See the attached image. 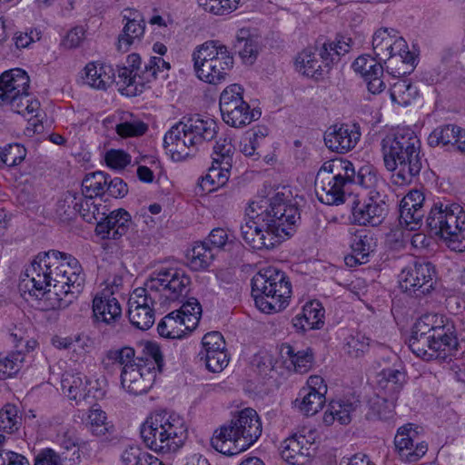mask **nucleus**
I'll return each instance as SVG.
<instances>
[{"instance_id": "37998d69", "label": "nucleus", "mask_w": 465, "mask_h": 465, "mask_svg": "<svg viewBox=\"0 0 465 465\" xmlns=\"http://www.w3.org/2000/svg\"><path fill=\"white\" fill-rule=\"evenodd\" d=\"M419 94L418 88L408 79H399L391 88V98L392 102L408 106Z\"/></svg>"}, {"instance_id": "3c124183", "label": "nucleus", "mask_w": 465, "mask_h": 465, "mask_svg": "<svg viewBox=\"0 0 465 465\" xmlns=\"http://www.w3.org/2000/svg\"><path fill=\"white\" fill-rule=\"evenodd\" d=\"M170 64L162 57L151 56L148 62L143 65L142 79L145 80V83H150L156 79L158 75L165 78L167 76L166 72L170 70Z\"/></svg>"}, {"instance_id": "bb28decb", "label": "nucleus", "mask_w": 465, "mask_h": 465, "mask_svg": "<svg viewBox=\"0 0 465 465\" xmlns=\"http://www.w3.org/2000/svg\"><path fill=\"white\" fill-rule=\"evenodd\" d=\"M93 313L96 322L113 325L122 318V308L116 298L96 295L93 301Z\"/></svg>"}, {"instance_id": "dca6fc26", "label": "nucleus", "mask_w": 465, "mask_h": 465, "mask_svg": "<svg viewBox=\"0 0 465 465\" xmlns=\"http://www.w3.org/2000/svg\"><path fill=\"white\" fill-rule=\"evenodd\" d=\"M333 57L330 56L323 43L317 42L301 52L295 60L296 69L302 74L319 80L331 70Z\"/></svg>"}, {"instance_id": "c9c22d12", "label": "nucleus", "mask_w": 465, "mask_h": 465, "mask_svg": "<svg viewBox=\"0 0 465 465\" xmlns=\"http://www.w3.org/2000/svg\"><path fill=\"white\" fill-rule=\"evenodd\" d=\"M365 416L369 420H381L391 424L395 418L394 404L383 397L375 396L370 400L369 411Z\"/></svg>"}, {"instance_id": "6ab92c4d", "label": "nucleus", "mask_w": 465, "mask_h": 465, "mask_svg": "<svg viewBox=\"0 0 465 465\" xmlns=\"http://www.w3.org/2000/svg\"><path fill=\"white\" fill-rule=\"evenodd\" d=\"M361 135L358 124H334L325 132L324 143L331 151L345 153L356 146Z\"/></svg>"}, {"instance_id": "58836bf2", "label": "nucleus", "mask_w": 465, "mask_h": 465, "mask_svg": "<svg viewBox=\"0 0 465 465\" xmlns=\"http://www.w3.org/2000/svg\"><path fill=\"white\" fill-rule=\"evenodd\" d=\"M216 252L204 242H196L187 254L188 264L193 271L207 269L213 262Z\"/></svg>"}, {"instance_id": "a19ab883", "label": "nucleus", "mask_w": 465, "mask_h": 465, "mask_svg": "<svg viewBox=\"0 0 465 465\" xmlns=\"http://www.w3.org/2000/svg\"><path fill=\"white\" fill-rule=\"evenodd\" d=\"M77 216L79 215L84 222L89 223H98L104 218L108 209L106 205L95 203L90 195H84V200H81V206H77Z\"/></svg>"}, {"instance_id": "8fccbe9b", "label": "nucleus", "mask_w": 465, "mask_h": 465, "mask_svg": "<svg viewBox=\"0 0 465 465\" xmlns=\"http://www.w3.org/2000/svg\"><path fill=\"white\" fill-rule=\"evenodd\" d=\"M128 317L132 325L140 330H148L154 323V306L128 309Z\"/></svg>"}, {"instance_id": "680f3d73", "label": "nucleus", "mask_w": 465, "mask_h": 465, "mask_svg": "<svg viewBox=\"0 0 465 465\" xmlns=\"http://www.w3.org/2000/svg\"><path fill=\"white\" fill-rule=\"evenodd\" d=\"M351 44V38L347 36H340L336 42H323L330 56L333 57V64L340 60L341 55L350 51Z\"/></svg>"}, {"instance_id": "ea45409f", "label": "nucleus", "mask_w": 465, "mask_h": 465, "mask_svg": "<svg viewBox=\"0 0 465 465\" xmlns=\"http://www.w3.org/2000/svg\"><path fill=\"white\" fill-rule=\"evenodd\" d=\"M233 49L235 53H238L244 64H252L256 60L258 45L247 30H241L239 32Z\"/></svg>"}, {"instance_id": "5701e85b", "label": "nucleus", "mask_w": 465, "mask_h": 465, "mask_svg": "<svg viewBox=\"0 0 465 465\" xmlns=\"http://www.w3.org/2000/svg\"><path fill=\"white\" fill-rule=\"evenodd\" d=\"M350 247L353 255L345 258L346 263L349 264V261L352 260L359 263L366 262L367 258L375 251L377 246L375 234L367 229L350 231Z\"/></svg>"}, {"instance_id": "4be33fe9", "label": "nucleus", "mask_w": 465, "mask_h": 465, "mask_svg": "<svg viewBox=\"0 0 465 465\" xmlns=\"http://www.w3.org/2000/svg\"><path fill=\"white\" fill-rule=\"evenodd\" d=\"M414 432L412 430V424H407L399 428L394 439L395 448L399 455L401 460H405L408 462L419 460L428 450V445L424 441L417 443L414 447V440L411 436V433Z\"/></svg>"}, {"instance_id": "ddd939ff", "label": "nucleus", "mask_w": 465, "mask_h": 465, "mask_svg": "<svg viewBox=\"0 0 465 465\" xmlns=\"http://www.w3.org/2000/svg\"><path fill=\"white\" fill-rule=\"evenodd\" d=\"M435 267L430 262L416 260L399 274L401 290L410 296L420 298L434 289Z\"/></svg>"}, {"instance_id": "20e7f679", "label": "nucleus", "mask_w": 465, "mask_h": 465, "mask_svg": "<svg viewBox=\"0 0 465 465\" xmlns=\"http://www.w3.org/2000/svg\"><path fill=\"white\" fill-rule=\"evenodd\" d=\"M191 278L183 269L161 267L153 271L144 287L136 288L130 295L128 309L154 306L159 302H182L188 294Z\"/></svg>"}, {"instance_id": "a211bd4d", "label": "nucleus", "mask_w": 465, "mask_h": 465, "mask_svg": "<svg viewBox=\"0 0 465 465\" xmlns=\"http://www.w3.org/2000/svg\"><path fill=\"white\" fill-rule=\"evenodd\" d=\"M427 160L421 151L414 153H408L401 158H397V162L393 161L390 164L385 163L386 169L392 173L391 178L397 185H409L412 183L420 175Z\"/></svg>"}, {"instance_id": "423d86ee", "label": "nucleus", "mask_w": 465, "mask_h": 465, "mask_svg": "<svg viewBox=\"0 0 465 465\" xmlns=\"http://www.w3.org/2000/svg\"><path fill=\"white\" fill-rule=\"evenodd\" d=\"M262 432V426L258 413L252 408H245L215 430L211 444L220 453L233 456L252 447Z\"/></svg>"}, {"instance_id": "f8f14e48", "label": "nucleus", "mask_w": 465, "mask_h": 465, "mask_svg": "<svg viewBox=\"0 0 465 465\" xmlns=\"http://www.w3.org/2000/svg\"><path fill=\"white\" fill-rule=\"evenodd\" d=\"M219 105L223 122L232 127H243L261 116L260 111L250 110V105L242 98V88L236 84L222 92Z\"/></svg>"}, {"instance_id": "f257e3e1", "label": "nucleus", "mask_w": 465, "mask_h": 465, "mask_svg": "<svg viewBox=\"0 0 465 465\" xmlns=\"http://www.w3.org/2000/svg\"><path fill=\"white\" fill-rule=\"evenodd\" d=\"M85 274L79 261L56 250L39 252L25 269L19 291L35 300L45 299L53 310L67 308L82 292Z\"/></svg>"}, {"instance_id": "cd10ccee", "label": "nucleus", "mask_w": 465, "mask_h": 465, "mask_svg": "<svg viewBox=\"0 0 465 465\" xmlns=\"http://www.w3.org/2000/svg\"><path fill=\"white\" fill-rule=\"evenodd\" d=\"M406 47V42L402 37L392 40L389 28L377 30L372 37V49L377 58L382 60L395 55V50L401 51Z\"/></svg>"}, {"instance_id": "1a4fd4ad", "label": "nucleus", "mask_w": 465, "mask_h": 465, "mask_svg": "<svg viewBox=\"0 0 465 465\" xmlns=\"http://www.w3.org/2000/svg\"><path fill=\"white\" fill-rule=\"evenodd\" d=\"M431 234L442 238L455 252L465 251V212L458 203H434L426 218Z\"/></svg>"}, {"instance_id": "b1692460", "label": "nucleus", "mask_w": 465, "mask_h": 465, "mask_svg": "<svg viewBox=\"0 0 465 465\" xmlns=\"http://www.w3.org/2000/svg\"><path fill=\"white\" fill-rule=\"evenodd\" d=\"M84 428L93 435L103 440H109L115 432L114 425L108 420L107 414L98 405H94L83 419Z\"/></svg>"}, {"instance_id": "c756f323", "label": "nucleus", "mask_w": 465, "mask_h": 465, "mask_svg": "<svg viewBox=\"0 0 465 465\" xmlns=\"http://www.w3.org/2000/svg\"><path fill=\"white\" fill-rule=\"evenodd\" d=\"M316 195L320 202L327 205H339L345 201L344 187L347 184L330 179L315 180Z\"/></svg>"}, {"instance_id": "13d9d810", "label": "nucleus", "mask_w": 465, "mask_h": 465, "mask_svg": "<svg viewBox=\"0 0 465 465\" xmlns=\"http://www.w3.org/2000/svg\"><path fill=\"white\" fill-rule=\"evenodd\" d=\"M234 146L231 143V139L220 138L213 146V162L214 163H225V165H232V155Z\"/></svg>"}, {"instance_id": "338daca9", "label": "nucleus", "mask_w": 465, "mask_h": 465, "mask_svg": "<svg viewBox=\"0 0 465 465\" xmlns=\"http://www.w3.org/2000/svg\"><path fill=\"white\" fill-rule=\"evenodd\" d=\"M201 351H226L225 341L219 331H211L206 333L202 339Z\"/></svg>"}, {"instance_id": "774afa93", "label": "nucleus", "mask_w": 465, "mask_h": 465, "mask_svg": "<svg viewBox=\"0 0 465 465\" xmlns=\"http://www.w3.org/2000/svg\"><path fill=\"white\" fill-rule=\"evenodd\" d=\"M228 241L227 232L223 228H214L211 231L208 237L203 241L205 244L216 252L221 251Z\"/></svg>"}, {"instance_id": "bf43d9fd", "label": "nucleus", "mask_w": 465, "mask_h": 465, "mask_svg": "<svg viewBox=\"0 0 465 465\" xmlns=\"http://www.w3.org/2000/svg\"><path fill=\"white\" fill-rule=\"evenodd\" d=\"M135 351L131 347L112 349L106 353V360L112 364H117L121 369L124 366L137 362Z\"/></svg>"}, {"instance_id": "4d7b16f0", "label": "nucleus", "mask_w": 465, "mask_h": 465, "mask_svg": "<svg viewBox=\"0 0 465 465\" xmlns=\"http://www.w3.org/2000/svg\"><path fill=\"white\" fill-rule=\"evenodd\" d=\"M241 0H198L205 11L217 15L229 14L235 10Z\"/></svg>"}, {"instance_id": "72a5a7b5", "label": "nucleus", "mask_w": 465, "mask_h": 465, "mask_svg": "<svg viewBox=\"0 0 465 465\" xmlns=\"http://www.w3.org/2000/svg\"><path fill=\"white\" fill-rule=\"evenodd\" d=\"M145 22L139 13L134 14L133 18H128L123 34L119 35L117 49L121 52H127L130 45L135 39H141L144 34Z\"/></svg>"}, {"instance_id": "f3484780", "label": "nucleus", "mask_w": 465, "mask_h": 465, "mask_svg": "<svg viewBox=\"0 0 465 465\" xmlns=\"http://www.w3.org/2000/svg\"><path fill=\"white\" fill-rule=\"evenodd\" d=\"M388 213V205L379 192H370L367 201L353 202L351 214L353 222L360 225H380Z\"/></svg>"}, {"instance_id": "9b49d317", "label": "nucleus", "mask_w": 465, "mask_h": 465, "mask_svg": "<svg viewBox=\"0 0 465 465\" xmlns=\"http://www.w3.org/2000/svg\"><path fill=\"white\" fill-rule=\"evenodd\" d=\"M196 76L210 84L224 82L233 67V57L219 41H206L192 54Z\"/></svg>"}, {"instance_id": "a18cd8bd", "label": "nucleus", "mask_w": 465, "mask_h": 465, "mask_svg": "<svg viewBox=\"0 0 465 465\" xmlns=\"http://www.w3.org/2000/svg\"><path fill=\"white\" fill-rule=\"evenodd\" d=\"M179 313L173 311L158 323L157 331L162 337L169 339H182L184 337L183 322L180 321Z\"/></svg>"}, {"instance_id": "7c9ffc66", "label": "nucleus", "mask_w": 465, "mask_h": 465, "mask_svg": "<svg viewBox=\"0 0 465 465\" xmlns=\"http://www.w3.org/2000/svg\"><path fill=\"white\" fill-rule=\"evenodd\" d=\"M81 200L84 194L78 192L68 191L64 193L56 203L55 217L64 224L70 223L77 217V206H81Z\"/></svg>"}, {"instance_id": "c85d7f7f", "label": "nucleus", "mask_w": 465, "mask_h": 465, "mask_svg": "<svg viewBox=\"0 0 465 465\" xmlns=\"http://www.w3.org/2000/svg\"><path fill=\"white\" fill-rule=\"evenodd\" d=\"M282 356H286V368L297 373L308 372L313 364V353L312 349L296 350L290 344H283L282 347Z\"/></svg>"}, {"instance_id": "c03bdc74", "label": "nucleus", "mask_w": 465, "mask_h": 465, "mask_svg": "<svg viewBox=\"0 0 465 465\" xmlns=\"http://www.w3.org/2000/svg\"><path fill=\"white\" fill-rule=\"evenodd\" d=\"M458 128L456 124L438 126L429 135L428 144L430 147H443L451 152Z\"/></svg>"}, {"instance_id": "e2e57ef3", "label": "nucleus", "mask_w": 465, "mask_h": 465, "mask_svg": "<svg viewBox=\"0 0 465 465\" xmlns=\"http://www.w3.org/2000/svg\"><path fill=\"white\" fill-rule=\"evenodd\" d=\"M368 348L369 339L361 334L350 337L345 347L347 353L354 358L361 357Z\"/></svg>"}, {"instance_id": "6e6d98bb", "label": "nucleus", "mask_w": 465, "mask_h": 465, "mask_svg": "<svg viewBox=\"0 0 465 465\" xmlns=\"http://www.w3.org/2000/svg\"><path fill=\"white\" fill-rule=\"evenodd\" d=\"M26 156V149L19 143H9L1 148L0 160L7 166L21 163Z\"/></svg>"}, {"instance_id": "79ce46f5", "label": "nucleus", "mask_w": 465, "mask_h": 465, "mask_svg": "<svg viewBox=\"0 0 465 465\" xmlns=\"http://www.w3.org/2000/svg\"><path fill=\"white\" fill-rule=\"evenodd\" d=\"M110 175L104 172L97 171L85 175L82 182V192L84 195H90L94 199L106 193L107 180Z\"/></svg>"}, {"instance_id": "69168bd1", "label": "nucleus", "mask_w": 465, "mask_h": 465, "mask_svg": "<svg viewBox=\"0 0 465 465\" xmlns=\"http://www.w3.org/2000/svg\"><path fill=\"white\" fill-rule=\"evenodd\" d=\"M337 162L341 170L337 171L335 176L331 177L335 179L336 182L343 184L351 183L356 173L353 164L350 161L341 158H337Z\"/></svg>"}, {"instance_id": "2eb2a0df", "label": "nucleus", "mask_w": 465, "mask_h": 465, "mask_svg": "<svg viewBox=\"0 0 465 465\" xmlns=\"http://www.w3.org/2000/svg\"><path fill=\"white\" fill-rule=\"evenodd\" d=\"M384 163L401 158L408 153H414L421 151V143L417 134L409 128L398 129L393 133L388 134L381 143Z\"/></svg>"}, {"instance_id": "473e14b6", "label": "nucleus", "mask_w": 465, "mask_h": 465, "mask_svg": "<svg viewBox=\"0 0 465 465\" xmlns=\"http://www.w3.org/2000/svg\"><path fill=\"white\" fill-rule=\"evenodd\" d=\"M86 84L99 90H105L114 82V73L109 65L89 63L85 68Z\"/></svg>"}, {"instance_id": "412c9836", "label": "nucleus", "mask_w": 465, "mask_h": 465, "mask_svg": "<svg viewBox=\"0 0 465 465\" xmlns=\"http://www.w3.org/2000/svg\"><path fill=\"white\" fill-rule=\"evenodd\" d=\"M425 197L419 190L411 191L401 202L400 219L413 231L422 223L425 211L423 210Z\"/></svg>"}, {"instance_id": "7ed1b4c3", "label": "nucleus", "mask_w": 465, "mask_h": 465, "mask_svg": "<svg viewBox=\"0 0 465 465\" xmlns=\"http://www.w3.org/2000/svg\"><path fill=\"white\" fill-rule=\"evenodd\" d=\"M408 346L424 361H447L456 353L459 346L455 326L442 315L424 314L413 324Z\"/></svg>"}, {"instance_id": "09e8293b", "label": "nucleus", "mask_w": 465, "mask_h": 465, "mask_svg": "<svg viewBox=\"0 0 465 465\" xmlns=\"http://www.w3.org/2000/svg\"><path fill=\"white\" fill-rule=\"evenodd\" d=\"M380 385L384 390L391 391L392 396L402 389L406 381V375L403 371L392 368L382 370L380 373Z\"/></svg>"}, {"instance_id": "393cba45", "label": "nucleus", "mask_w": 465, "mask_h": 465, "mask_svg": "<svg viewBox=\"0 0 465 465\" xmlns=\"http://www.w3.org/2000/svg\"><path fill=\"white\" fill-rule=\"evenodd\" d=\"M324 312L320 302L310 301L303 305L302 313L292 319L293 326L303 331L322 329L324 325Z\"/></svg>"}, {"instance_id": "de8ad7c7", "label": "nucleus", "mask_w": 465, "mask_h": 465, "mask_svg": "<svg viewBox=\"0 0 465 465\" xmlns=\"http://www.w3.org/2000/svg\"><path fill=\"white\" fill-rule=\"evenodd\" d=\"M198 359L211 372H221L229 362L226 351H200Z\"/></svg>"}, {"instance_id": "f03ea898", "label": "nucleus", "mask_w": 465, "mask_h": 465, "mask_svg": "<svg viewBox=\"0 0 465 465\" xmlns=\"http://www.w3.org/2000/svg\"><path fill=\"white\" fill-rule=\"evenodd\" d=\"M267 206L252 202L249 205V221L241 225L244 242L255 250H270L293 234L300 213L290 195L277 192L265 201Z\"/></svg>"}, {"instance_id": "0eeeda50", "label": "nucleus", "mask_w": 465, "mask_h": 465, "mask_svg": "<svg viewBox=\"0 0 465 465\" xmlns=\"http://www.w3.org/2000/svg\"><path fill=\"white\" fill-rule=\"evenodd\" d=\"M141 436L144 443L155 452H176L188 436L185 420L179 414L162 411L151 414L142 425Z\"/></svg>"}, {"instance_id": "9d476101", "label": "nucleus", "mask_w": 465, "mask_h": 465, "mask_svg": "<svg viewBox=\"0 0 465 465\" xmlns=\"http://www.w3.org/2000/svg\"><path fill=\"white\" fill-rule=\"evenodd\" d=\"M137 362L122 368V387L131 394L146 393L153 386L156 371L162 372L163 358L160 347L154 342H146Z\"/></svg>"}, {"instance_id": "4468645a", "label": "nucleus", "mask_w": 465, "mask_h": 465, "mask_svg": "<svg viewBox=\"0 0 465 465\" xmlns=\"http://www.w3.org/2000/svg\"><path fill=\"white\" fill-rule=\"evenodd\" d=\"M29 82L28 75L20 68L3 73L0 75V106L8 105L12 111L25 115Z\"/></svg>"}, {"instance_id": "2f4dec72", "label": "nucleus", "mask_w": 465, "mask_h": 465, "mask_svg": "<svg viewBox=\"0 0 465 465\" xmlns=\"http://www.w3.org/2000/svg\"><path fill=\"white\" fill-rule=\"evenodd\" d=\"M89 380L86 376L80 373L66 372L61 380V387L63 392L67 395L70 400L76 401L85 400L90 391L88 390Z\"/></svg>"}, {"instance_id": "5fc2aeb1", "label": "nucleus", "mask_w": 465, "mask_h": 465, "mask_svg": "<svg viewBox=\"0 0 465 465\" xmlns=\"http://www.w3.org/2000/svg\"><path fill=\"white\" fill-rule=\"evenodd\" d=\"M147 130V124L133 115H130V119H125L115 126L117 134L124 138L141 136Z\"/></svg>"}, {"instance_id": "e433bc0d", "label": "nucleus", "mask_w": 465, "mask_h": 465, "mask_svg": "<svg viewBox=\"0 0 465 465\" xmlns=\"http://www.w3.org/2000/svg\"><path fill=\"white\" fill-rule=\"evenodd\" d=\"M325 400V395L322 391L312 392V389H301L294 403L302 413L312 416L322 409Z\"/></svg>"}, {"instance_id": "a878e982", "label": "nucleus", "mask_w": 465, "mask_h": 465, "mask_svg": "<svg viewBox=\"0 0 465 465\" xmlns=\"http://www.w3.org/2000/svg\"><path fill=\"white\" fill-rule=\"evenodd\" d=\"M308 440L304 436L294 435L286 439L282 443L281 456L290 465H304L311 455Z\"/></svg>"}, {"instance_id": "0e129e2a", "label": "nucleus", "mask_w": 465, "mask_h": 465, "mask_svg": "<svg viewBox=\"0 0 465 465\" xmlns=\"http://www.w3.org/2000/svg\"><path fill=\"white\" fill-rule=\"evenodd\" d=\"M106 164L113 169H124L131 162V156L123 150L111 149L104 156Z\"/></svg>"}, {"instance_id": "39448f33", "label": "nucleus", "mask_w": 465, "mask_h": 465, "mask_svg": "<svg viewBox=\"0 0 465 465\" xmlns=\"http://www.w3.org/2000/svg\"><path fill=\"white\" fill-rule=\"evenodd\" d=\"M218 133V124L211 117L194 114L173 125L163 137V145L173 161L195 155L199 147L212 141Z\"/></svg>"}, {"instance_id": "49530a36", "label": "nucleus", "mask_w": 465, "mask_h": 465, "mask_svg": "<svg viewBox=\"0 0 465 465\" xmlns=\"http://www.w3.org/2000/svg\"><path fill=\"white\" fill-rule=\"evenodd\" d=\"M351 183H356L363 188L370 189L371 192H373V194H375V192H378L377 189L385 185L384 180L369 165L362 166L359 169Z\"/></svg>"}, {"instance_id": "aec40b11", "label": "nucleus", "mask_w": 465, "mask_h": 465, "mask_svg": "<svg viewBox=\"0 0 465 465\" xmlns=\"http://www.w3.org/2000/svg\"><path fill=\"white\" fill-rule=\"evenodd\" d=\"M132 223L131 215L124 209H118L100 220L95 227V232L103 239H119L124 235Z\"/></svg>"}, {"instance_id": "603ef678", "label": "nucleus", "mask_w": 465, "mask_h": 465, "mask_svg": "<svg viewBox=\"0 0 465 465\" xmlns=\"http://www.w3.org/2000/svg\"><path fill=\"white\" fill-rule=\"evenodd\" d=\"M352 68L356 73L361 74L364 79L371 75H382L383 67L380 62L369 54L359 56L352 64Z\"/></svg>"}, {"instance_id": "4c0bfd02", "label": "nucleus", "mask_w": 465, "mask_h": 465, "mask_svg": "<svg viewBox=\"0 0 465 465\" xmlns=\"http://www.w3.org/2000/svg\"><path fill=\"white\" fill-rule=\"evenodd\" d=\"M116 84L119 90L127 96H136L143 93L145 80L138 79L135 74L127 66L118 67Z\"/></svg>"}, {"instance_id": "052dcab7", "label": "nucleus", "mask_w": 465, "mask_h": 465, "mask_svg": "<svg viewBox=\"0 0 465 465\" xmlns=\"http://www.w3.org/2000/svg\"><path fill=\"white\" fill-rule=\"evenodd\" d=\"M24 361V355L21 351L0 354V371L8 377L16 373Z\"/></svg>"}, {"instance_id": "f704fd0d", "label": "nucleus", "mask_w": 465, "mask_h": 465, "mask_svg": "<svg viewBox=\"0 0 465 465\" xmlns=\"http://www.w3.org/2000/svg\"><path fill=\"white\" fill-rule=\"evenodd\" d=\"M360 401L356 400L332 401L329 405L328 411L324 415V421L329 422L337 420L341 424H349L352 414L357 411Z\"/></svg>"}, {"instance_id": "6e6552de", "label": "nucleus", "mask_w": 465, "mask_h": 465, "mask_svg": "<svg viewBox=\"0 0 465 465\" xmlns=\"http://www.w3.org/2000/svg\"><path fill=\"white\" fill-rule=\"evenodd\" d=\"M292 294V283L286 273L275 267L261 269L252 279V295L256 307L272 313L284 309Z\"/></svg>"}, {"instance_id": "864d4df0", "label": "nucleus", "mask_w": 465, "mask_h": 465, "mask_svg": "<svg viewBox=\"0 0 465 465\" xmlns=\"http://www.w3.org/2000/svg\"><path fill=\"white\" fill-rule=\"evenodd\" d=\"M21 418L18 416V409L14 404H5L0 410V430L13 433L19 429Z\"/></svg>"}]
</instances>
